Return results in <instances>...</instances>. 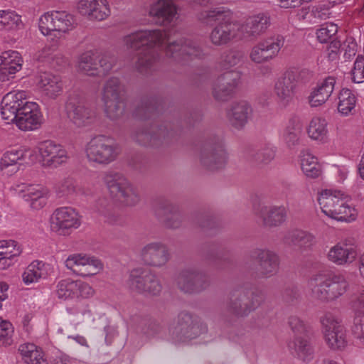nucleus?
Segmentation results:
<instances>
[{"instance_id":"1","label":"nucleus","mask_w":364,"mask_h":364,"mask_svg":"<svg viewBox=\"0 0 364 364\" xmlns=\"http://www.w3.org/2000/svg\"><path fill=\"white\" fill-rule=\"evenodd\" d=\"M123 45L136 51L134 69L141 74L151 70L159 57V51H164L168 58L177 62H186L203 56L199 45L191 40L181 38L171 41L166 32L160 29L138 30L123 36Z\"/></svg>"},{"instance_id":"2","label":"nucleus","mask_w":364,"mask_h":364,"mask_svg":"<svg viewBox=\"0 0 364 364\" xmlns=\"http://www.w3.org/2000/svg\"><path fill=\"white\" fill-rule=\"evenodd\" d=\"M0 114L6 123H14L24 132L37 130L44 122L40 105L28 100L27 92L24 90L7 93L1 100Z\"/></svg>"},{"instance_id":"3","label":"nucleus","mask_w":364,"mask_h":364,"mask_svg":"<svg viewBox=\"0 0 364 364\" xmlns=\"http://www.w3.org/2000/svg\"><path fill=\"white\" fill-rule=\"evenodd\" d=\"M317 201L321 212L329 218L346 223L357 218L358 210L350 203V198L340 190H322L318 193Z\"/></svg>"},{"instance_id":"4","label":"nucleus","mask_w":364,"mask_h":364,"mask_svg":"<svg viewBox=\"0 0 364 364\" xmlns=\"http://www.w3.org/2000/svg\"><path fill=\"white\" fill-rule=\"evenodd\" d=\"M312 296L321 301H333L343 296L349 284L341 274L328 275L322 272L311 276L308 282Z\"/></svg>"},{"instance_id":"5","label":"nucleus","mask_w":364,"mask_h":364,"mask_svg":"<svg viewBox=\"0 0 364 364\" xmlns=\"http://www.w3.org/2000/svg\"><path fill=\"white\" fill-rule=\"evenodd\" d=\"M320 322L327 347L333 351L345 350L348 345V340L341 317L336 313L328 311L321 317Z\"/></svg>"},{"instance_id":"6","label":"nucleus","mask_w":364,"mask_h":364,"mask_svg":"<svg viewBox=\"0 0 364 364\" xmlns=\"http://www.w3.org/2000/svg\"><path fill=\"white\" fill-rule=\"evenodd\" d=\"M76 25L75 17L65 11H52L43 14L38 21L41 33L46 36L63 37Z\"/></svg>"},{"instance_id":"7","label":"nucleus","mask_w":364,"mask_h":364,"mask_svg":"<svg viewBox=\"0 0 364 364\" xmlns=\"http://www.w3.org/2000/svg\"><path fill=\"white\" fill-rule=\"evenodd\" d=\"M103 182L111 196L117 198L127 206L136 205L140 200L137 188L122 174L108 172L103 177Z\"/></svg>"},{"instance_id":"8","label":"nucleus","mask_w":364,"mask_h":364,"mask_svg":"<svg viewBox=\"0 0 364 364\" xmlns=\"http://www.w3.org/2000/svg\"><path fill=\"white\" fill-rule=\"evenodd\" d=\"M123 91L124 87L117 77L109 78L104 85L101 98L106 114L111 119H117L124 113L125 105L122 97Z\"/></svg>"},{"instance_id":"9","label":"nucleus","mask_w":364,"mask_h":364,"mask_svg":"<svg viewBox=\"0 0 364 364\" xmlns=\"http://www.w3.org/2000/svg\"><path fill=\"white\" fill-rule=\"evenodd\" d=\"M85 151L87 159L99 164H108L118 155L117 146L114 140L106 135H97L86 144Z\"/></svg>"},{"instance_id":"10","label":"nucleus","mask_w":364,"mask_h":364,"mask_svg":"<svg viewBox=\"0 0 364 364\" xmlns=\"http://www.w3.org/2000/svg\"><path fill=\"white\" fill-rule=\"evenodd\" d=\"M11 193L23 200L33 210L43 208L50 197L49 190L41 184L16 183L10 188Z\"/></svg>"},{"instance_id":"11","label":"nucleus","mask_w":364,"mask_h":364,"mask_svg":"<svg viewBox=\"0 0 364 364\" xmlns=\"http://www.w3.org/2000/svg\"><path fill=\"white\" fill-rule=\"evenodd\" d=\"M49 223L53 232L60 236H68L81 225V217L72 207H60L53 212Z\"/></svg>"},{"instance_id":"12","label":"nucleus","mask_w":364,"mask_h":364,"mask_svg":"<svg viewBox=\"0 0 364 364\" xmlns=\"http://www.w3.org/2000/svg\"><path fill=\"white\" fill-rule=\"evenodd\" d=\"M36 149L39 163L44 168H58L65 164L70 158L67 149L62 144L52 140L40 142Z\"/></svg>"},{"instance_id":"13","label":"nucleus","mask_w":364,"mask_h":364,"mask_svg":"<svg viewBox=\"0 0 364 364\" xmlns=\"http://www.w3.org/2000/svg\"><path fill=\"white\" fill-rule=\"evenodd\" d=\"M358 249L353 238H345L329 247L327 260L338 267L354 264L358 259Z\"/></svg>"},{"instance_id":"14","label":"nucleus","mask_w":364,"mask_h":364,"mask_svg":"<svg viewBox=\"0 0 364 364\" xmlns=\"http://www.w3.org/2000/svg\"><path fill=\"white\" fill-rule=\"evenodd\" d=\"M206 331V326L194 323L192 316L186 313L181 314L169 329L174 342H186Z\"/></svg>"},{"instance_id":"15","label":"nucleus","mask_w":364,"mask_h":364,"mask_svg":"<svg viewBox=\"0 0 364 364\" xmlns=\"http://www.w3.org/2000/svg\"><path fill=\"white\" fill-rule=\"evenodd\" d=\"M66 110L70 121L77 127L90 126L97 117L96 112L85 105L78 95H73L68 98Z\"/></svg>"},{"instance_id":"16","label":"nucleus","mask_w":364,"mask_h":364,"mask_svg":"<svg viewBox=\"0 0 364 364\" xmlns=\"http://www.w3.org/2000/svg\"><path fill=\"white\" fill-rule=\"evenodd\" d=\"M284 43L283 37L279 36L260 41L251 48L250 59L257 64L267 63L277 56Z\"/></svg>"},{"instance_id":"17","label":"nucleus","mask_w":364,"mask_h":364,"mask_svg":"<svg viewBox=\"0 0 364 364\" xmlns=\"http://www.w3.org/2000/svg\"><path fill=\"white\" fill-rule=\"evenodd\" d=\"M65 264L68 269L83 277L95 275L103 269V264L100 259L85 254L70 255Z\"/></svg>"},{"instance_id":"18","label":"nucleus","mask_w":364,"mask_h":364,"mask_svg":"<svg viewBox=\"0 0 364 364\" xmlns=\"http://www.w3.org/2000/svg\"><path fill=\"white\" fill-rule=\"evenodd\" d=\"M55 294L59 299L65 301L73 298L87 299L92 297L95 294V290L86 282L67 278L58 282Z\"/></svg>"},{"instance_id":"19","label":"nucleus","mask_w":364,"mask_h":364,"mask_svg":"<svg viewBox=\"0 0 364 364\" xmlns=\"http://www.w3.org/2000/svg\"><path fill=\"white\" fill-rule=\"evenodd\" d=\"M127 285L132 290L139 293L156 294L161 290V285L157 277L149 271L141 269L131 271Z\"/></svg>"},{"instance_id":"20","label":"nucleus","mask_w":364,"mask_h":364,"mask_svg":"<svg viewBox=\"0 0 364 364\" xmlns=\"http://www.w3.org/2000/svg\"><path fill=\"white\" fill-rule=\"evenodd\" d=\"M242 29L240 22L230 21L226 18L213 28L210 34V40L215 46H225L233 41L242 39Z\"/></svg>"},{"instance_id":"21","label":"nucleus","mask_w":364,"mask_h":364,"mask_svg":"<svg viewBox=\"0 0 364 364\" xmlns=\"http://www.w3.org/2000/svg\"><path fill=\"white\" fill-rule=\"evenodd\" d=\"M240 73L235 70L225 72L213 85V95L218 101H227L239 85Z\"/></svg>"},{"instance_id":"22","label":"nucleus","mask_w":364,"mask_h":364,"mask_svg":"<svg viewBox=\"0 0 364 364\" xmlns=\"http://www.w3.org/2000/svg\"><path fill=\"white\" fill-rule=\"evenodd\" d=\"M143 262L150 266L160 267L170 258L168 247L161 242H153L145 245L141 251Z\"/></svg>"},{"instance_id":"23","label":"nucleus","mask_w":364,"mask_h":364,"mask_svg":"<svg viewBox=\"0 0 364 364\" xmlns=\"http://www.w3.org/2000/svg\"><path fill=\"white\" fill-rule=\"evenodd\" d=\"M24 147L13 148L3 154L0 159V172L3 176H11L19 171V166L26 158Z\"/></svg>"},{"instance_id":"24","label":"nucleus","mask_w":364,"mask_h":364,"mask_svg":"<svg viewBox=\"0 0 364 364\" xmlns=\"http://www.w3.org/2000/svg\"><path fill=\"white\" fill-rule=\"evenodd\" d=\"M78 12L91 19L102 21L110 15V9L107 0H78Z\"/></svg>"},{"instance_id":"25","label":"nucleus","mask_w":364,"mask_h":364,"mask_svg":"<svg viewBox=\"0 0 364 364\" xmlns=\"http://www.w3.org/2000/svg\"><path fill=\"white\" fill-rule=\"evenodd\" d=\"M269 24V16L265 13H259L250 16L246 20L245 23H241L242 26L241 30L242 39L245 38H257L266 31Z\"/></svg>"},{"instance_id":"26","label":"nucleus","mask_w":364,"mask_h":364,"mask_svg":"<svg viewBox=\"0 0 364 364\" xmlns=\"http://www.w3.org/2000/svg\"><path fill=\"white\" fill-rule=\"evenodd\" d=\"M257 262L259 273L265 277L274 274L279 267V259L276 252L269 249H257L252 254Z\"/></svg>"},{"instance_id":"27","label":"nucleus","mask_w":364,"mask_h":364,"mask_svg":"<svg viewBox=\"0 0 364 364\" xmlns=\"http://www.w3.org/2000/svg\"><path fill=\"white\" fill-rule=\"evenodd\" d=\"M336 79L328 77L311 88L308 96V102L311 107H318L323 105L333 92Z\"/></svg>"},{"instance_id":"28","label":"nucleus","mask_w":364,"mask_h":364,"mask_svg":"<svg viewBox=\"0 0 364 364\" xmlns=\"http://www.w3.org/2000/svg\"><path fill=\"white\" fill-rule=\"evenodd\" d=\"M23 60L19 53L8 50L0 55V82L9 80L22 67Z\"/></svg>"},{"instance_id":"29","label":"nucleus","mask_w":364,"mask_h":364,"mask_svg":"<svg viewBox=\"0 0 364 364\" xmlns=\"http://www.w3.org/2000/svg\"><path fill=\"white\" fill-rule=\"evenodd\" d=\"M226 159V151L220 143L204 146L200 154V163L209 169L219 168Z\"/></svg>"},{"instance_id":"30","label":"nucleus","mask_w":364,"mask_h":364,"mask_svg":"<svg viewBox=\"0 0 364 364\" xmlns=\"http://www.w3.org/2000/svg\"><path fill=\"white\" fill-rule=\"evenodd\" d=\"M296 83L292 73L287 72L275 82L274 90L281 104L288 105L292 101Z\"/></svg>"},{"instance_id":"31","label":"nucleus","mask_w":364,"mask_h":364,"mask_svg":"<svg viewBox=\"0 0 364 364\" xmlns=\"http://www.w3.org/2000/svg\"><path fill=\"white\" fill-rule=\"evenodd\" d=\"M252 114V108L247 100L233 102L228 112V118L232 127L237 129L243 128Z\"/></svg>"},{"instance_id":"32","label":"nucleus","mask_w":364,"mask_h":364,"mask_svg":"<svg viewBox=\"0 0 364 364\" xmlns=\"http://www.w3.org/2000/svg\"><path fill=\"white\" fill-rule=\"evenodd\" d=\"M37 86L42 94L50 99H55L63 91L60 77L49 73H41L38 76Z\"/></svg>"},{"instance_id":"33","label":"nucleus","mask_w":364,"mask_h":364,"mask_svg":"<svg viewBox=\"0 0 364 364\" xmlns=\"http://www.w3.org/2000/svg\"><path fill=\"white\" fill-rule=\"evenodd\" d=\"M290 352L304 362L314 358V350L307 336H296L287 344Z\"/></svg>"},{"instance_id":"34","label":"nucleus","mask_w":364,"mask_h":364,"mask_svg":"<svg viewBox=\"0 0 364 364\" xmlns=\"http://www.w3.org/2000/svg\"><path fill=\"white\" fill-rule=\"evenodd\" d=\"M328 123L326 118L322 117H313L307 127L308 136L318 144H325L329 141Z\"/></svg>"},{"instance_id":"35","label":"nucleus","mask_w":364,"mask_h":364,"mask_svg":"<svg viewBox=\"0 0 364 364\" xmlns=\"http://www.w3.org/2000/svg\"><path fill=\"white\" fill-rule=\"evenodd\" d=\"M203 278V273L197 268L188 267L179 274L177 278V284L182 291L191 293L198 289Z\"/></svg>"},{"instance_id":"36","label":"nucleus","mask_w":364,"mask_h":364,"mask_svg":"<svg viewBox=\"0 0 364 364\" xmlns=\"http://www.w3.org/2000/svg\"><path fill=\"white\" fill-rule=\"evenodd\" d=\"M257 215L266 226H278L286 218V209L284 206H263L257 213Z\"/></svg>"},{"instance_id":"37","label":"nucleus","mask_w":364,"mask_h":364,"mask_svg":"<svg viewBox=\"0 0 364 364\" xmlns=\"http://www.w3.org/2000/svg\"><path fill=\"white\" fill-rule=\"evenodd\" d=\"M151 16L161 19L163 23H171L176 18L177 8L173 0H158L149 11Z\"/></svg>"},{"instance_id":"38","label":"nucleus","mask_w":364,"mask_h":364,"mask_svg":"<svg viewBox=\"0 0 364 364\" xmlns=\"http://www.w3.org/2000/svg\"><path fill=\"white\" fill-rule=\"evenodd\" d=\"M77 68L78 71L89 76L101 75V70L98 66V58L92 50L86 51L79 56Z\"/></svg>"},{"instance_id":"39","label":"nucleus","mask_w":364,"mask_h":364,"mask_svg":"<svg viewBox=\"0 0 364 364\" xmlns=\"http://www.w3.org/2000/svg\"><path fill=\"white\" fill-rule=\"evenodd\" d=\"M300 166L307 178H316L321 175V166L318 158L310 151H306L301 154Z\"/></svg>"},{"instance_id":"40","label":"nucleus","mask_w":364,"mask_h":364,"mask_svg":"<svg viewBox=\"0 0 364 364\" xmlns=\"http://www.w3.org/2000/svg\"><path fill=\"white\" fill-rule=\"evenodd\" d=\"M49 265L42 261H33L25 269L22 274L23 282L28 285L38 282L48 274Z\"/></svg>"},{"instance_id":"41","label":"nucleus","mask_w":364,"mask_h":364,"mask_svg":"<svg viewBox=\"0 0 364 364\" xmlns=\"http://www.w3.org/2000/svg\"><path fill=\"white\" fill-rule=\"evenodd\" d=\"M18 350L26 364H48L42 349L33 343L21 344Z\"/></svg>"},{"instance_id":"42","label":"nucleus","mask_w":364,"mask_h":364,"mask_svg":"<svg viewBox=\"0 0 364 364\" xmlns=\"http://www.w3.org/2000/svg\"><path fill=\"white\" fill-rule=\"evenodd\" d=\"M67 313L72 316V321L77 325L93 321V314L88 304L78 301L75 305L66 308Z\"/></svg>"},{"instance_id":"43","label":"nucleus","mask_w":364,"mask_h":364,"mask_svg":"<svg viewBox=\"0 0 364 364\" xmlns=\"http://www.w3.org/2000/svg\"><path fill=\"white\" fill-rule=\"evenodd\" d=\"M338 112L343 117L352 115L355 112L356 97L353 92L347 88L342 89L338 97Z\"/></svg>"},{"instance_id":"44","label":"nucleus","mask_w":364,"mask_h":364,"mask_svg":"<svg viewBox=\"0 0 364 364\" xmlns=\"http://www.w3.org/2000/svg\"><path fill=\"white\" fill-rule=\"evenodd\" d=\"M21 16L11 9L0 10V31H11L21 29Z\"/></svg>"},{"instance_id":"45","label":"nucleus","mask_w":364,"mask_h":364,"mask_svg":"<svg viewBox=\"0 0 364 364\" xmlns=\"http://www.w3.org/2000/svg\"><path fill=\"white\" fill-rule=\"evenodd\" d=\"M231 16V11L224 6H218L210 10H204L197 14V19L203 24L211 25L213 23L226 18Z\"/></svg>"},{"instance_id":"46","label":"nucleus","mask_w":364,"mask_h":364,"mask_svg":"<svg viewBox=\"0 0 364 364\" xmlns=\"http://www.w3.org/2000/svg\"><path fill=\"white\" fill-rule=\"evenodd\" d=\"M20 247L14 240L0 241V268L4 269L11 265V259L19 255Z\"/></svg>"},{"instance_id":"47","label":"nucleus","mask_w":364,"mask_h":364,"mask_svg":"<svg viewBox=\"0 0 364 364\" xmlns=\"http://www.w3.org/2000/svg\"><path fill=\"white\" fill-rule=\"evenodd\" d=\"M287 238L298 245L301 251L311 249L316 243L314 235L301 230H294L290 232Z\"/></svg>"},{"instance_id":"48","label":"nucleus","mask_w":364,"mask_h":364,"mask_svg":"<svg viewBox=\"0 0 364 364\" xmlns=\"http://www.w3.org/2000/svg\"><path fill=\"white\" fill-rule=\"evenodd\" d=\"M13 333L11 323L0 318V346H10L13 343Z\"/></svg>"},{"instance_id":"49","label":"nucleus","mask_w":364,"mask_h":364,"mask_svg":"<svg viewBox=\"0 0 364 364\" xmlns=\"http://www.w3.org/2000/svg\"><path fill=\"white\" fill-rule=\"evenodd\" d=\"M62 196H77L83 194L82 188L77 186L71 179L64 180L58 188Z\"/></svg>"},{"instance_id":"50","label":"nucleus","mask_w":364,"mask_h":364,"mask_svg":"<svg viewBox=\"0 0 364 364\" xmlns=\"http://www.w3.org/2000/svg\"><path fill=\"white\" fill-rule=\"evenodd\" d=\"M242 56L239 51H230L221 57L220 66L223 70L230 69L240 62Z\"/></svg>"},{"instance_id":"51","label":"nucleus","mask_w":364,"mask_h":364,"mask_svg":"<svg viewBox=\"0 0 364 364\" xmlns=\"http://www.w3.org/2000/svg\"><path fill=\"white\" fill-rule=\"evenodd\" d=\"M299 130L294 126H287L282 131L280 139L288 146H293L299 140Z\"/></svg>"},{"instance_id":"52","label":"nucleus","mask_w":364,"mask_h":364,"mask_svg":"<svg viewBox=\"0 0 364 364\" xmlns=\"http://www.w3.org/2000/svg\"><path fill=\"white\" fill-rule=\"evenodd\" d=\"M338 32V26L334 23H326L316 31L318 40L323 43L330 40Z\"/></svg>"},{"instance_id":"53","label":"nucleus","mask_w":364,"mask_h":364,"mask_svg":"<svg viewBox=\"0 0 364 364\" xmlns=\"http://www.w3.org/2000/svg\"><path fill=\"white\" fill-rule=\"evenodd\" d=\"M351 75L354 82L362 83L364 82V58L362 55H358L356 58Z\"/></svg>"},{"instance_id":"54","label":"nucleus","mask_w":364,"mask_h":364,"mask_svg":"<svg viewBox=\"0 0 364 364\" xmlns=\"http://www.w3.org/2000/svg\"><path fill=\"white\" fill-rule=\"evenodd\" d=\"M353 333L359 344L364 347V314L355 316Z\"/></svg>"},{"instance_id":"55","label":"nucleus","mask_w":364,"mask_h":364,"mask_svg":"<svg viewBox=\"0 0 364 364\" xmlns=\"http://www.w3.org/2000/svg\"><path fill=\"white\" fill-rule=\"evenodd\" d=\"M289 324L296 336H306L307 328L304 322L297 316H291L289 320Z\"/></svg>"},{"instance_id":"56","label":"nucleus","mask_w":364,"mask_h":364,"mask_svg":"<svg viewBox=\"0 0 364 364\" xmlns=\"http://www.w3.org/2000/svg\"><path fill=\"white\" fill-rule=\"evenodd\" d=\"M115 58L109 55H104L98 59V66L100 68L101 75L111 70L115 64Z\"/></svg>"},{"instance_id":"57","label":"nucleus","mask_w":364,"mask_h":364,"mask_svg":"<svg viewBox=\"0 0 364 364\" xmlns=\"http://www.w3.org/2000/svg\"><path fill=\"white\" fill-rule=\"evenodd\" d=\"M344 58L350 60L355 55L358 50V45L353 38H348L343 43Z\"/></svg>"},{"instance_id":"58","label":"nucleus","mask_w":364,"mask_h":364,"mask_svg":"<svg viewBox=\"0 0 364 364\" xmlns=\"http://www.w3.org/2000/svg\"><path fill=\"white\" fill-rule=\"evenodd\" d=\"M351 304L355 316L364 314V291L354 294Z\"/></svg>"},{"instance_id":"59","label":"nucleus","mask_w":364,"mask_h":364,"mask_svg":"<svg viewBox=\"0 0 364 364\" xmlns=\"http://www.w3.org/2000/svg\"><path fill=\"white\" fill-rule=\"evenodd\" d=\"M297 18L300 21L307 23L309 24L316 23L314 16L313 9L310 10L309 7H303L299 9L296 14Z\"/></svg>"},{"instance_id":"60","label":"nucleus","mask_w":364,"mask_h":364,"mask_svg":"<svg viewBox=\"0 0 364 364\" xmlns=\"http://www.w3.org/2000/svg\"><path fill=\"white\" fill-rule=\"evenodd\" d=\"M229 309L235 314L242 316L251 311L241 303V300L237 298H232L229 303Z\"/></svg>"},{"instance_id":"61","label":"nucleus","mask_w":364,"mask_h":364,"mask_svg":"<svg viewBox=\"0 0 364 364\" xmlns=\"http://www.w3.org/2000/svg\"><path fill=\"white\" fill-rule=\"evenodd\" d=\"M312 9L316 23L318 21L325 20L329 17V9L326 5L315 6Z\"/></svg>"},{"instance_id":"62","label":"nucleus","mask_w":364,"mask_h":364,"mask_svg":"<svg viewBox=\"0 0 364 364\" xmlns=\"http://www.w3.org/2000/svg\"><path fill=\"white\" fill-rule=\"evenodd\" d=\"M274 156V151L272 148H264L257 153L256 160L262 163L270 161Z\"/></svg>"},{"instance_id":"63","label":"nucleus","mask_w":364,"mask_h":364,"mask_svg":"<svg viewBox=\"0 0 364 364\" xmlns=\"http://www.w3.org/2000/svg\"><path fill=\"white\" fill-rule=\"evenodd\" d=\"M333 168L336 171V180L339 183H343L344 181L348 178L349 173V168L346 165H336L333 164Z\"/></svg>"},{"instance_id":"64","label":"nucleus","mask_w":364,"mask_h":364,"mask_svg":"<svg viewBox=\"0 0 364 364\" xmlns=\"http://www.w3.org/2000/svg\"><path fill=\"white\" fill-rule=\"evenodd\" d=\"M341 48V43L339 41H333L330 43L328 46V58L331 60H334L337 58L338 53Z\"/></svg>"}]
</instances>
